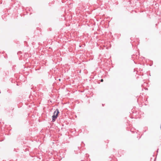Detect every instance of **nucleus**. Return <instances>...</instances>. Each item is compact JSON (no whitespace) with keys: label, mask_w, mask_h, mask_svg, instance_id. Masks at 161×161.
<instances>
[{"label":"nucleus","mask_w":161,"mask_h":161,"mask_svg":"<svg viewBox=\"0 0 161 161\" xmlns=\"http://www.w3.org/2000/svg\"><path fill=\"white\" fill-rule=\"evenodd\" d=\"M59 81H60L61 80V79H59Z\"/></svg>","instance_id":"3"},{"label":"nucleus","mask_w":161,"mask_h":161,"mask_svg":"<svg viewBox=\"0 0 161 161\" xmlns=\"http://www.w3.org/2000/svg\"><path fill=\"white\" fill-rule=\"evenodd\" d=\"M59 113L58 109H56L54 111L53 115L52 116V121L54 122L58 117V114Z\"/></svg>","instance_id":"1"},{"label":"nucleus","mask_w":161,"mask_h":161,"mask_svg":"<svg viewBox=\"0 0 161 161\" xmlns=\"http://www.w3.org/2000/svg\"><path fill=\"white\" fill-rule=\"evenodd\" d=\"M103 79H101V82H103Z\"/></svg>","instance_id":"2"}]
</instances>
